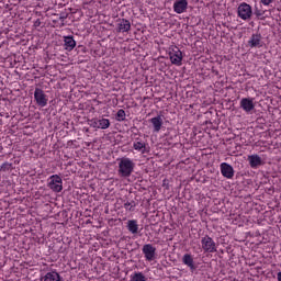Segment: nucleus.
I'll return each instance as SVG.
<instances>
[{
	"label": "nucleus",
	"mask_w": 281,
	"mask_h": 281,
	"mask_svg": "<svg viewBox=\"0 0 281 281\" xmlns=\"http://www.w3.org/2000/svg\"><path fill=\"white\" fill-rule=\"evenodd\" d=\"M135 170V164L131 158H121L119 162V176L123 179H128Z\"/></svg>",
	"instance_id": "f257e3e1"
},
{
	"label": "nucleus",
	"mask_w": 281,
	"mask_h": 281,
	"mask_svg": "<svg viewBox=\"0 0 281 281\" xmlns=\"http://www.w3.org/2000/svg\"><path fill=\"white\" fill-rule=\"evenodd\" d=\"M237 14L239 19H243V21H249L254 14V11L251 10V5H249L247 2H243L237 9Z\"/></svg>",
	"instance_id": "f03ea898"
},
{
	"label": "nucleus",
	"mask_w": 281,
	"mask_h": 281,
	"mask_svg": "<svg viewBox=\"0 0 281 281\" xmlns=\"http://www.w3.org/2000/svg\"><path fill=\"white\" fill-rule=\"evenodd\" d=\"M201 243H202V249L203 251H205V254L216 252V243L209 235L202 237Z\"/></svg>",
	"instance_id": "7ed1b4c3"
},
{
	"label": "nucleus",
	"mask_w": 281,
	"mask_h": 281,
	"mask_svg": "<svg viewBox=\"0 0 281 281\" xmlns=\"http://www.w3.org/2000/svg\"><path fill=\"white\" fill-rule=\"evenodd\" d=\"M48 188L53 192H63V178L58 175H53L49 177Z\"/></svg>",
	"instance_id": "20e7f679"
},
{
	"label": "nucleus",
	"mask_w": 281,
	"mask_h": 281,
	"mask_svg": "<svg viewBox=\"0 0 281 281\" xmlns=\"http://www.w3.org/2000/svg\"><path fill=\"white\" fill-rule=\"evenodd\" d=\"M34 100L37 106H42V108L47 106L48 99H47V94H45V91H43V89L35 88Z\"/></svg>",
	"instance_id": "39448f33"
},
{
	"label": "nucleus",
	"mask_w": 281,
	"mask_h": 281,
	"mask_svg": "<svg viewBox=\"0 0 281 281\" xmlns=\"http://www.w3.org/2000/svg\"><path fill=\"white\" fill-rule=\"evenodd\" d=\"M169 58L172 65L181 66L183 60V53L179 49V47L175 46L171 52H169Z\"/></svg>",
	"instance_id": "423d86ee"
},
{
	"label": "nucleus",
	"mask_w": 281,
	"mask_h": 281,
	"mask_svg": "<svg viewBox=\"0 0 281 281\" xmlns=\"http://www.w3.org/2000/svg\"><path fill=\"white\" fill-rule=\"evenodd\" d=\"M142 251L148 262H153V260H155V254H157V248H155L153 244L144 245Z\"/></svg>",
	"instance_id": "0eeeda50"
},
{
	"label": "nucleus",
	"mask_w": 281,
	"mask_h": 281,
	"mask_svg": "<svg viewBox=\"0 0 281 281\" xmlns=\"http://www.w3.org/2000/svg\"><path fill=\"white\" fill-rule=\"evenodd\" d=\"M239 106L245 113H251V111L256 109V103H254V98H243L239 102Z\"/></svg>",
	"instance_id": "6e6552de"
},
{
	"label": "nucleus",
	"mask_w": 281,
	"mask_h": 281,
	"mask_svg": "<svg viewBox=\"0 0 281 281\" xmlns=\"http://www.w3.org/2000/svg\"><path fill=\"white\" fill-rule=\"evenodd\" d=\"M116 32L119 33L131 32V21L126 19H119L116 21Z\"/></svg>",
	"instance_id": "1a4fd4ad"
},
{
	"label": "nucleus",
	"mask_w": 281,
	"mask_h": 281,
	"mask_svg": "<svg viewBox=\"0 0 281 281\" xmlns=\"http://www.w3.org/2000/svg\"><path fill=\"white\" fill-rule=\"evenodd\" d=\"M220 168L225 179H234V167H232V165L227 162H222Z\"/></svg>",
	"instance_id": "9d476101"
},
{
	"label": "nucleus",
	"mask_w": 281,
	"mask_h": 281,
	"mask_svg": "<svg viewBox=\"0 0 281 281\" xmlns=\"http://www.w3.org/2000/svg\"><path fill=\"white\" fill-rule=\"evenodd\" d=\"M173 11L176 14H183L188 11V0H176L173 3Z\"/></svg>",
	"instance_id": "9b49d317"
},
{
	"label": "nucleus",
	"mask_w": 281,
	"mask_h": 281,
	"mask_svg": "<svg viewBox=\"0 0 281 281\" xmlns=\"http://www.w3.org/2000/svg\"><path fill=\"white\" fill-rule=\"evenodd\" d=\"M133 148L134 150H138V153H142V155H146V153H149L146 143H144L139 138H136V140L133 144Z\"/></svg>",
	"instance_id": "f8f14e48"
},
{
	"label": "nucleus",
	"mask_w": 281,
	"mask_h": 281,
	"mask_svg": "<svg viewBox=\"0 0 281 281\" xmlns=\"http://www.w3.org/2000/svg\"><path fill=\"white\" fill-rule=\"evenodd\" d=\"M182 262L189 267L190 271H196V266H194V258H192V255L184 254L182 257Z\"/></svg>",
	"instance_id": "ddd939ff"
},
{
	"label": "nucleus",
	"mask_w": 281,
	"mask_h": 281,
	"mask_svg": "<svg viewBox=\"0 0 281 281\" xmlns=\"http://www.w3.org/2000/svg\"><path fill=\"white\" fill-rule=\"evenodd\" d=\"M262 35L261 34H252L250 40L248 41V45L250 47H262Z\"/></svg>",
	"instance_id": "4468645a"
},
{
	"label": "nucleus",
	"mask_w": 281,
	"mask_h": 281,
	"mask_svg": "<svg viewBox=\"0 0 281 281\" xmlns=\"http://www.w3.org/2000/svg\"><path fill=\"white\" fill-rule=\"evenodd\" d=\"M248 161H249L250 168H258V166H262L265 164L262 161V158L258 155L248 156Z\"/></svg>",
	"instance_id": "2eb2a0df"
},
{
	"label": "nucleus",
	"mask_w": 281,
	"mask_h": 281,
	"mask_svg": "<svg viewBox=\"0 0 281 281\" xmlns=\"http://www.w3.org/2000/svg\"><path fill=\"white\" fill-rule=\"evenodd\" d=\"M150 123L154 126L155 133H159V131H161V126L164 125V120L161 119V116L158 115L150 119Z\"/></svg>",
	"instance_id": "dca6fc26"
},
{
	"label": "nucleus",
	"mask_w": 281,
	"mask_h": 281,
	"mask_svg": "<svg viewBox=\"0 0 281 281\" xmlns=\"http://www.w3.org/2000/svg\"><path fill=\"white\" fill-rule=\"evenodd\" d=\"M64 45L67 52H71L76 47V40H74V36H65Z\"/></svg>",
	"instance_id": "f3484780"
},
{
	"label": "nucleus",
	"mask_w": 281,
	"mask_h": 281,
	"mask_svg": "<svg viewBox=\"0 0 281 281\" xmlns=\"http://www.w3.org/2000/svg\"><path fill=\"white\" fill-rule=\"evenodd\" d=\"M127 229L128 232H131V234H137V232L139 231V225L135 220H130L127 222Z\"/></svg>",
	"instance_id": "a211bd4d"
},
{
	"label": "nucleus",
	"mask_w": 281,
	"mask_h": 281,
	"mask_svg": "<svg viewBox=\"0 0 281 281\" xmlns=\"http://www.w3.org/2000/svg\"><path fill=\"white\" fill-rule=\"evenodd\" d=\"M130 281H147L146 276H144L142 272H134L131 276Z\"/></svg>",
	"instance_id": "6ab92c4d"
},
{
	"label": "nucleus",
	"mask_w": 281,
	"mask_h": 281,
	"mask_svg": "<svg viewBox=\"0 0 281 281\" xmlns=\"http://www.w3.org/2000/svg\"><path fill=\"white\" fill-rule=\"evenodd\" d=\"M109 126H111L109 119H99V128L106 130Z\"/></svg>",
	"instance_id": "aec40b11"
},
{
	"label": "nucleus",
	"mask_w": 281,
	"mask_h": 281,
	"mask_svg": "<svg viewBox=\"0 0 281 281\" xmlns=\"http://www.w3.org/2000/svg\"><path fill=\"white\" fill-rule=\"evenodd\" d=\"M117 122H124L126 120V112L124 110H119L116 113Z\"/></svg>",
	"instance_id": "412c9836"
},
{
	"label": "nucleus",
	"mask_w": 281,
	"mask_h": 281,
	"mask_svg": "<svg viewBox=\"0 0 281 281\" xmlns=\"http://www.w3.org/2000/svg\"><path fill=\"white\" fill-rule=\"evenodd\" d=\"M8 170H12V164L11 162H4L0 167V172H8Z\"/></svg>",
	"instance_id": "4be33fe9"
},
{
	"label": "nucleus",
	"mask_w": 281,
	"mask_h": 281,
	"mask_svg": "<svg viewBox=\"0 0 281 281\" xmlns=\"http://www.w3.org/2000/svg\"><path fill=\"white\" fill-rule=\"evenodd\" d=\"M90 126H92V128H99V126H100L99 119L90 120Z\"/></svg>",
	"instance_id": "5701e85b"
},
{
	"label": "nucleus",
	"mask_w": 281,
	"mask_h": 281,
	"mask_svg": "<svg viewBox=\"0 0 281 281\" xmlns=\"http://www.w3.org/2000/svg\"><path fill=\"white\" fill-rule=\"evenodd\" d=\"M136 205H137V203H135V201L130 202L128 212H135Z\"/></svg>",
	"instance_id": "b1692460"
},
{
	"label": "nucleus",
	"mask_w": 281,
	"mask_h": 281,
	"mask_svg": "<svg viewBox=\"0 0 281 281\" xmlns=\"http://www.w3.org/2000/svg\"><path fill=\"white\" fill-rule=\"evenodd\" d=\"M260 3H262V5H271V3H273V0H260Z\"/></svg>",
	"instance_id": "393cba45"
},
{
	"label": "nucleus",
	"mask_w": 281,
	"mask_h": 281,
	"mask_svg": "<svg viewBox=\"0 0 281 281\" xmlns=\"http://www.w3.org/2000/svg\"><path fill=\"white\" fill-rule=\"evenodd\" d=\"M255 14H256V16H262V15L265 14V12H262V11L256 9V10H255Z\"/></svg>",
	"instance_id": "a878e982"
},
{
	"label": "nucleus",
	"mask_w": 281,
	"mask_h": 281,
	"mask_svg": "<svg viewBox=\"0 0 281 281\" xmlns=\"http://www.w3.org/2000/svg\"><path fill=\"white\" fill-rule=\"evenodd\" d=\"M124 207L127 210V212H128V210H131V202H125L124 203Z\"/></svg>",
	"instance_id": "bb28decb"
},
{
	"label": "nucleus",
	"mask_w": 281,
	"mask_h": 281,
	"mask_svg": "<svg viewBox=\"0 0 281 281\" xmlns=\"http://www.w3.org/2000/svg\"><path fill=\"white\" fill-rule=\"evenodd\" d=\"M277 280H278V281H281V272H278V273H277Z\"/></svg>",
	"instance_id": "cd10ccee"
},
{
	"label": "nucleus",
	"mask_w": 281,
	"mask_h": 281,
	"mask_svg": "<svg viewBox=\"0 0 281 281\" xmlns=\"http://www.w3.org/2000/svg\"><path fill=\"white\" fill-rule=\"evenodd\" d=\"M35 25H41V21L37 20V21L35 22Z\"/></svg>",
	"instance_id": "c85d7f7f"
}]
</instances>
